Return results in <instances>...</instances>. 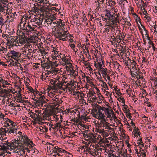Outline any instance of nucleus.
<instances>
[{
	"mask_svg": "<svg viewBox=\"0 0 157 157\" xmlns=\"http://www.w3.org/2000/svg\"><path fill=\"white\" fill-rule=\"evenodd\" d=\"M40 9H39L37 7H36L35 8H34V10H33V12L34 13H37V14L38 13V14H40L39 12V11H40Z\"/></svg>",
	"mask_w": 157,
	"mask_h": 157,
	"instance_id": "obj_23",
	"label": "nucleus"
},
{
	"mask_svg": "<svg viewBox=\"0 0 157 157\" xmlns=\"http://www.w3.org/2000/svg\"><path fill=\"white\" fill-rule=\"evenodd\" d=\"M50 12L52 11V10H54L56 11V12H58L59 10L58 8L52 7L51 6L50 7Z\"/></svg>",
	"mask_w": 157,
	"mask_h": 157,
	"instance_id": "obj_21",
	"label": "nucleus"
},
{
	"mask_svg": "<svg viewBox=\"0 0 157 157\" xmlns=\"http://www.w3.org/2000/svg\"><path fill=\"white\" fill-rule=\"evenodd\" d=\"M117 22H114L113 23H112V25H114L113 26L115 27L116 28H117V29H118V28L117 26Z\"/></svg>",
	"mask_w": 157,
	"mask_h": 157,
	"instance_id": "obj_35",
	"label": "nucleus"
},
{
	"mask_svg": "<svg viewBox=\"0 0 157 157\" xmlns=\"http://www.w3.org/2000/svg\"><path fill=\"white\" fill-rule=\"evenodd\" d=\"M102 74L103 75H107V70L106 68H104L102 69Z\"/></svg>",
	"mask_w": 157,
	"mask_h": 157,
	"instance_id": "obj_20",
	"label": "nucleus"
},
{
	"mask_svg": "<svg viewBox=\"0 0 157 157\" xmlns=\"http://www.w3.org/2000/svg\"><path fill=\"white\" fill-rule=\"evenodd\" d=\"M98 65L99 67V69L101 70L103 68V67H102V64H101V63H99V62H98Z\"/></svg>",
	"mask_w": 157,
	"mask_h": 157,
	"instance_id": "obj_36",
	"label": "nucleus"
},
{
	"mask_svg": "<svg viewBox=\"0 0 157 157\" xmlns=\"http://www.w3.org/2000/svg\"><path fill=\"white\" fill-rule=\"evenodd\" d=\"M0 82L3 84H4L6 85H8L9 84L8 83L7 81H5L2 79H0Z\"/></svg>",
	"mask_w": 157,
	"mask_h": 157,
	"instance_id": "obj_25",
	"label": "nucleus"
},
{
	"mask_svg": "<svg viewBox=\"0 0 157 157\" xmlns=\"http://www.w3.org/2000/svg\"><path fill=\"white\" fill-rule=\"evenodd\" d=\"M54 149L52 150V153H57V151H56V147H54Z\"/></svg>",
	"mask_w": 157,
	"mask_h": 157,
	"instance_id": "obj_44",
	"label": "nucleus"
},
{
	"mask_svg": "<svg viewBox=\"0 0 157 157\" xmlns=\"http://www.w3.org/2000/svg\"><path fill=\"white\" fill-rule=\"evenodd\" d=\"M17 61L16 62H15L14 63H13V65L14 66H15L16 65H17L18 63V60H17Z\"/></svg>",
	"mask_w": 157,
	"mask_h": 157,
	"instance_id": "obj_64",
	"label": "nucleus"
},
{
	"mask_svg": "<svg viewBox=\"0 0 157 157\" xmlns=\"http://www.w3.org/2000/svg\"><path fill=\"white\" fill-rule=\"evenodd\" d=\"M133 68V72H134L136 73V74L137 75H138V74L137 73L138 71H140V69L139 68H138V69H137L136 67H135L134 68Z\"/></svg>",
	"mask_w": 157,
	"mask_h": 157,
	"instance_id": "obj_29",
	"label": "nucleus"
},
{
	"mask_svg": "<svg viewBox=\"0 0 157 157\" xmlns=\"http://www.w3.org/2000/svg\"><path fill=\"white\" fill-rule=\"evenodd\" d=\"M94 137H90V139H85V140L87 141H90H90H93L94 140Z\"/></svg>",
	"mask_w": 157,
	"mask_h": 157,
	"instance_id": "obj_41",
	"label": "nucleus"
},
{
	"mask_svg": "<svg viewBox=\"0 0 157 157\" xmlns=\"http://www.w3.org/2000/svg\"><path fill=\"white\" fill-rule=\"evenodd\" d=\"M4 114L2 113H0V119L1 120L2 119V118L4 117Z\"/></svg>",
	"mask_w": 157,
	"mask_h": 157,
	"instance_id": "obj_56",
	"label": "nucleus"
},
{
	"mask_svg": "<svg viewBox=\"0 0 157 157\" xmlns=\"http://www.w3.org/2000/svg\"><path fill=\"white\" fill-rule=\"evenodd\" d=\"M138 144L139 145L140 144V145H141L142 147L144 146V144L143 141L141 142H138Z\"/></svg>",
	"mask_w": 157,
	"mask_h": 157,
	"instance_id": "obj_61",
	"label": "nucleus"
},
{
	"mask_svg": "<svg viewBox=\"0 0 157 157\" xmlns=\"http://www.w3.org/2000/svg\"><path fill=\"white\" fill-rule=\"evenodd\" d=\"M70 73L71 74H72L74 76H76L78 74V72H75V71L74 70V68H73V70H71Z\"/></svg>",
	"mask_w": 157,
	"mask_h": 157,
	"instance_id": "obj_22",
	"label": "nucleus"
},
{
	"mask_svg": "<svg viewBox=\"0 0 157 157\" xmlns=\"http://www.w3.org/2000/svg\"><path fill=\"white\" fill-rule=\"evenodd\" d=\"M14 130L13 129H11L9 132V133H14Z\"/></svg>",
	"mask_w": 157,
	"mask_h": 157,
	"instance_id": "obj_51",
	"label": "nucleus"
},
{
	"mask_svg": "<svg viewBox=\"0 0 157 157\" xmlns=\"http://www.w3.org/2000/svg\"><path fill=\"white\" fill-rule=\"evenodd\" d=\"M11 125L13 127H15L17 125L15 123L13 122L12 124H11Z\"/></svg>",
	"mask_w": 157,
	"mask_h": 157,
	"instance_id": "obj_54",
	"label": "nucleus"
},
{
	"mask_svg": "<svg viewBox=\"0 0 157 157\" xmlns=\"http://www.w3.org/2000/svg\"><path fill=\"white\" fill-rule=\"evenodd\" d=\"M127 58L128 59V60H129L130 61V63L132 64V65L133 66L132 67V68H134L136 67V61L134 60H132V62L131 61V59L129 58V57H127Z\"/></svg>",
	"mask_w": 157,
	"mask_h": 157,
	"instance_id": "obj_19",
	"label": "nucleus"
},
{
	"mask_svg": "<svg viewBox=\"0 0 157 157\" xmlns=\"http://www.w3.org/2000/svg\"><path fill=\"white\" fill-rule=\"evenodd\" d=\"M59 20V21H57V23H58V24L56 25V29L58 30V31H59V29L60 28V24H61L62 25H63L62 20L61 19H60Z\"/></svg>",
	"mask_w": 157,
	"mask_h": 157,
	"instance_id": "obj_15",
	"label": "nucleus"
},
{
	"mask_svg": "<svg viewBox=\"0 0 157 157\" xmlns=\"http://www.w3.org/2000/svg\"><path fill=\"white\" fill-rule=\"evenodd\" d=\"M50 7H48V6L47 7L44 6L41 9H40V11L43 13L44 12L47 13L48 12H50Z\"/></svg>",
	"mask_w": 157,
	"mask_h": 157,
	"instance_id": "obj_11",
	"label": "nucleus"
},
{
	"mask_svg": "<svg viewBox=\"0 0 157 157\" xmlns=\"http://www.w3.org/2000/svg\"><path fill=\"white\" fill-rule=\"evenodd\" d=\"M68 66L71 69V70H73V68H74V67L73 66L72 64L71 63H68Z\"/></svg>",
	"mask_w": 157,
	"mask_h": 157,
	"instance_id": "obj_31",
	"label": "nucleus"
},
{
	"mask_svg": "<svg viewBox=\"0 0 157 157\" xmlns=\"http://www.w3.org/2000/svg\"><path fill=\"white\" fill-rule=\"evenodd\" d=\"M43 128L42 126H40L39 127V129L40 131L42 132H44V131L43 130Z\"/></svg>",
	"mask_w": 157,
	"mask_h": 157,
	"instance_id": "obj_50",
	"label": "nucleus"
},
{
	"mask_svg": "<svg viewBox=\"0 0 157 157\" xmlns=\"http://www.w3.org/2000/svg\"><path fill=\"white\" fill-rule=\"evenodd\" d=\"M19 31H20L21 34H22L21 35L20 34L19 35V39L17 40V43H19L21 44H24L27 43L28 41L25 38V34L24 33V32L21 31L20 30Z\"/></svg>",
	"mask_w": 157,
	"mask_h": 157,
	"instance_id": "obj_2",
	"label": "nucleus"
},
{
	"mask_svg": "<svg viewBox=\"0 0 157 157\" xmlns=\"http://www.w3.org/2000/svg\"><path fill=\"white\" fill-rule=\"evenodd\" d=\"M25 23L24 24L23 27V29H22V30H23L24 31L25 30L28 33L32 32L34 31H35V30H34L35 29L32 27L31 25H29V23H28V25L26 26V27H25Z\"/></svg>",
	"mask_w": 157,
	"mask_h": 157,
	"instance_id": "obj_4",
	"label": "nucleus"
},
{
	"mask_svg": "<svg viewBox=\"0 0 157 157\" xmlns=\"http://www.w3.org/2000/svg\"><path fill=\"white\" fill-rule=\"evenodd\" d=\"M97 113L98 114V115L97 116L98 118L101 119V120L102 119V121L105 122V120H106L105 118V116L104 114L100 111V110H98Z\"/></svg>",
	"mask_w": 157,
	"mask_h": 157,
	"instance_id": "obj_8",
	"label": "nucleus"
},
{
	"mask_svg": "<svg viewBox=\"0 0 157 157\" xmlns=\"http://www.w3.org/2000/svg\"><path fill=\"white\" fill-rule=\"evenodd\" d=\"M28 89L29 91L32 93H33L34 94V92H35V91L31 86H29L28 87Z\"/></svg>",
	"mask_w": 157,
	"mask_h": 157,
	"instance_id": "obj_26",
	"label": "nucleus"
},
{
	"mask_svg": "<svg viewBox=\"0 0 157 157\" xmlns=\"http://www.w3.org/2000/svg\"><path fill=\"white\" fill-rule=\"evenodd\" d=\"M119 15H118L116 17L114 18V19H112L111 20V22L112 23L114 22H119Z\"/></svg>",
	"mask_w": 157,
	"mask_h": 157,
	"instance_id": "obj_18",
	"label": "nucleus"
},
{
	"mask_svg": "<svg viewBox=\"0 0 157 157\" xmlns=\"http://www.w3.org/2000/svg\"><path fill=\"white\" fill-rule=\"evenodd\" d=\"M103 84L104 88H106L107 90H108V87L106 83L105 82H103Z\"/></svg>",
	"mask_w": 157,
	"mask_h": 157,
	"instance_id": "obj_32",
	"label": "nucleus"
},
{
	"mask_svg": "<svg viewBox=\"0 0 157 157\" xmlns=\"http://www.w3.org/2000/svg\"><path fill=\"white\" fill-rule=\"evenodd\" d=\"M4 145L5 144L0 145V151H2L4 152L6 151L9 149L8 147V146H6Z\"/></svg>",
	"mask_w": 157,
	"mask_h": 157,
	"instance_id": "obj_14",
	"label": "nucleus"
},
{
	"mask_svg": "<svg viewBox=\"0 0 157 157\" xmlns=\"http://www.w3.org/2000/svg\"><path fill=\"white\" fill-rule=\"evenodd\" d=\"M24 145H25V144H20L17 147V150H19L21 152V153L25 155V150H26L27 152H29L30 151V149L31 148L33 147H31V146H30V145H29V146H27V147H26Z\"/></svg>",
	"mask_w": 157,
	"mask_h": 157,
	"instance_id": "obj_1",
	"label": "nucleus"
},
{
	"mask_svg": "<svg viewBox=\"0 0 157 157\" xmlns=\"http://www.w3.org/2000/svg\"><path fill=\"white\" fill-rule=\"evenodd\" d=\"M86 80L87 81V82H90V78L89 76H86Z\"/></svg>",
	"mask_w": 157,
	"mask_h": 157,
	"instance_id": "obj_45",
	"label": "nucleus"
},
{
	"mask_svg": "<svg viewBox=\"0 0 157 157\" xmlns=\"http://www.w3.org/2000/svg\"><path fill=\"white\" fill-rule=\"evenodd\" d=\"M105 122L104 121H102V119L101 121V124L102 125V126L103 127H104L105 126Z\"/></svg>",
	"mask_w": 157,
	"mask_h": 157,
	"instance_id": "obj_37",
	"label": "nucleus"
},
{
	"mask_svg": "<svg viewBox=\"0 0 157 157\" xmlns=\"http://www.w3.org/2000/svg\"><path fill=\"white\" fill-rule=\"evenodd\" d=\"M58 49L56 48L55 49L54 52V54L56 55V57L59 56V51H57Z\"/></svg>",
	"mask_w": 157,
	"mask_h": 157,
	"instance_id": "obj_27",
	"label": "nucleus"
},
{
	"mask_svg": "<svg viewBox=\"0 0 157 157\" xmlns=\"http://www.w3.org/2000/svg\"><path fill=\"white\" fill-rule=\"evenodd\" d=\"M130 72H131V75H132V77L134 78H135V77L136 76V75L134 73H132L131 71H130Z\"/></svg>",
	"mask_w": 157,
	"mask_h": 157,
	"instance_id": "obj_49",
	"label": "nucleus"
},
{
	"mask_svg": "<svg viewBox=\"0 0 157 157\" xmlns=\"http://www.w3.org/2000/svg\"><path fill=\"white\" fill-rule=\"evenodd\" d=\"M120 99L121 100V101H122V103H123L124 104H125V101L124 99V98H123L122 97V96L120 97Z\"/></svg>",
	"mask_w": 157,
	"mask_h": 157,
	"instance_id": "obj_38",
	"label": "nucleus"
},
{
	"mask_svg": "<svg viewBox=\"0 0 157 157\" xmlns=\"http://www.w3.org/2000/svg\"><path fill=\"white\" fill-rule=\"evenodd\" d=\"M156 21H155V22L154 23H153V25H154V28L155 29H156V27L157 26L156 25Z\"/></svg>",
	"mask_w": 157,
	"mask_h": 157,
	"instance_id": "obj_62",
	"label": "nucleus"
},
{
	"mask_svg": "<svg viewBox=\"0 0 157 157\" xmlns=\"http://www.w3.org/2000/svg\"><path fill=\"white\" fill-rule=\"evenodd\" d=\"M143 59V61H142V63H144H144H146L147 61L146 60V58L144 57H143L142 58Z\"/></svg>",
	"mask_w": 157,
	"mask_h": 157,
	"instance_id": "obj_63",
	"label": "nucleus"
},
{
	"mask_svg": "<svg viewBox=\"0 0 157 157\" xmlns=\"http://www.w3.org/2000/svg\"><path fill=\"white\" fill-rule=\"evenodd\" d=\"M62 32L58 31L57 32V34L56 37L57 38H59V39H60L61 38H62V37H67L66 35H67V34L66 33H62Z\"/></svg>",
	"mask_w": 157,
	"mask_h": 157,
	"instance_id": "obj_10",
	"label": "nucleus"
},
{
	"mask_svg": "<svg viewBox=\"0 0 157 157\" xmlns=\"http://www.w3.org/2000/svg\"><path fill=\"white\" fill-rule=\"evenodd\" d=\"M13 141V142L10 143L11 147H12L14 149L17 150V148L19 145H17V143H16L15 142V140H14Z\"/></svg>",
	"mask_w": 157,
	"mask_h": 157,
	"instance_id": "obj_16",
	"label": "nucleus"
},
{
	"mask_svg": "<svg viewBox=\"0 0 157 157\" xmlns=\"http://www.w3.org/2000/svg\"><path fill=\"white\" fill-rule=\"evenodd\" d=\"M56 151H57V152H59L62 153V149L61 148H60L59 147H57L56 148Z\"/></svg>",
	"mask_w": 157,
	"mask_h": 157,
	"instance_id": "obj_30",
	"label": "nucleus"
},
{
	"mask_svg": "<svg viewBox=\"0 0 157 157\" xmlns=\"http://www.w3.org/2000/svg\"><path fill=\"white\" fill-rule=\"evenodd\" d=\"M45 98L44 96H41L40 97L38 100L36 101V105L40 106H42L44 103H45V101L44 100V98Z\"/></svg>",
	"mask_w": 157,
	"mask_h": 157,
	"instance_id": "obj_5",
	"label": "nucleus"
},
{
	"mask_svg": "<svg viewBox=\"0 0 157 157\" xmlns=\"http://www.w3.org/2000/svg\"><path fill=\"white\" fill-rule=\"evenodd\" d=\"M10 53L12 55L10 56L11 57L16 60H17L18 58L20 57L21 55L19 52H16L14 50H10Z\"/></svg>",
	"mask_w": 157,
	"mask_h": 157,
	"instance_id": "obj_3",
	"label": "nucleus"
},
{
	"mask_svg": "<svg viewBox=\"0 0 157 157\" xmlns=\"http://www.w3.org/2000/svg\"><path fill=\"white\" fill-rule=\"evenodd\" d=\"M58 30H54L52 31V33L53 34H55V36L56 37L57 34V32H58Z\"/></svg>",
	"mask_w": 157,
	"mask_h": 157,
	"instance_id": "obj_40",
	"label": "nucleus"
},
{
	"mask_svg": "<svg viewBox=\"0 0 157 157\" xmlns=\"http://www.w3.org/2000/svg\"><path fill=\"white\" fill-rule=\"evenodd\" d=\"M21 144H25V141L23 138L21 137Z\"/></svg>",
	"mask_w": 157,
	"mask_h": 157,
	"instance_id": "obj_42",
	"label": "nucleus"
},
{
	"mask_svg": "<svg viewBox=\"0 0 157 157\" xmlns=\"http://www.w3.org/2000/svg\"><path fill=\"white\" fill-rule=\"evenodd\" d=\"M59 40H62L63 41H65L67 40V39L66 37L65 38H61L60 39H59Z\"/></svg>",
	"mask_w": 157,
	"mask_h": 157,
	"instance_id": "obj_53",
	"label": "nucleus"
},
{
	"mask_svg": "<svg viewBox=\"0 0 157 157\" xmlns=\"http://www.w3.org/2000/svg\"><path fill=\"white\" fill-rule=\"evenodd\" d=\"M139 130V129L138 128H134L133 132H134L136 134L138 132V131Z\"/></svg>",
	"mask_w": 157,
	"mask_h": 157,
	"instance_id": "obj_47",
	"label": "nucleus"
},
{
	"mask_svg": "<svg viewBox=\"0 0 157 157\" xmlns=\"http://www.w3.org/2000/svg\"><path fill=\"white\" fill-rule=\"evenodd\" d=\"M38 114H37L35 113L34 116H33V115H31L30 116L32 118H33V117H34L35 115H36V117L35 118V120L37 119L39 121H40V120H42V117L41 116H42V115H43V114L42 113H41V112H38Z\"/></svg>",
	"mask_w": 157,
	"mask_h": 157,
	"instance_id": "obj_9",
	"label": "nucleus"
},
{
	"mask_svg": "<svg viewBox=\"0 0 157 157\" xmlns=\"http://www.w3.org/2000/svg\"><path fill=\"white\" fill-rule=\"evenodd\" d=\"M70 47L72 48L73 49L75 48V45L74 44H71L70 45Z\"/></svg>",
	"mask_w": 157,
	"mask_h": 157,
	"instance_id": "obj_55",
	"label": "nucleus"
},
{
	"mask_svg": "<svg viewBox=\"0 0 157 157\" xmlns=\"http://www.w3.org/2000/svg\"><path fill=\"white\" fill-rule=\"evenodd\" d=\"M21 137L23 138L25 141L24 144L25 146H29L30 145V146L32 147V146L31 145L30 143L33 144V142L28 139L26 135L22 136Z\"/></svg>",
	"mask_w": 157,
	"mask_h": 157,
	"instance_id": "obj_6",
	"label": "nucleus"
},
{
	"mask_svg": "<svg viewBox=\"0 0 157 157\" xmlns=\"http://www.w3.org/2000/svg\"><path fill=\"white\" fill-rule=\"evenodd\" d=\"M7 121H7V122H9L10 123H11V124H12L14 122H13V121L10 120L8 118H7Z\"/></svg>",
	"mask_w": 157,
	"mask_h": 157,
	"instance_id": "obj_58",
	"label": "nucleus"
},
{
	"mask_svg": "<svg viewBox=\"0 0 157 157\" xmlns=\"http://www.w3.org/2000/svg\"><path fill=\"white\" fill-rule=\"evenodd\" d=\"M95 107H96L97 108H99L100 109H101V107L99 105H98L97 104H96L95 105Z\"/></svg>",
	"mask_w": 157,
	"mask_h": 157,
	"instance_id": "obj_52",
	"label": "nucleus"
},
{
	"mask_svg": "<svg viewBox=\"0 0 157 157\" xmlns=\"http://www.w3.org/2000/svg\"><path fill=\"white\" fill-rule=\"evenodd\" d=\"M105 16L107 17V19L109 21H111L113 19L112 12L110 10H105Z\"/></svg>",
	"mask_w": 157,
	"mask_h": 157,
	"instance_id": "obj_7",
	"label": "nucleus"
},
{
	"mask_svg": "<svg viewBox=\"0 0 157 157\" xmlns=\"http://www.w3.org/2000/svg\"><path fill=\"white\" fill-rule=\"evenodd\" d=\"M21 137H18L17 140H15V142L16 143H17V145H20V143H21Z\"/></svg>",
	"mask_w": 157,
	"mask_h": 157,
	"instance_id": "obj_24",
	"label": "nucleus"
},
{
	"mask_svg": "<svg viewBox=\"0 0 157 157\" xmlns=\"http://www.w3.org/2000/svg\"><path fill=\"white\" fill-rule=\"evenodd\" d=\"M54 86V88L56 89H61L62 88V86L61 85V84L60 82V81H59L58 83L57 84L56 83V82H53Z\"/></svg>",
	"mask_w": 157,
	"mask_h": 157,
	"instance_id": "obj_12",
	"label": "nucleus"
},
{
	"mask_svg": "<svg viewBox=\"0 0 157 157\" xmlns=\"http://www.w3.org/2000/svg\"><path fill=\"white\" fill-rule=\"evenodd\" d=\"M104 111L105 112V114H106V112L107 111H108V110H110L108 108H106L104 107Z\"/></svg>",
	"mask_w": 157,
	"mask_h": 157,
	"instance_id": "obj_39",
	"label": "nucleus"
},
{
	"mask_svg": "<svg viewBox=\"0 0 157 157\" xmlns=\"http://www.w3.org/2000/svg\"><path fill=\"white\" fill-rule=\"evenodd\" d=\"M65 68H66V70L68 72H70V71H71V69H70L69 67V66H67L66 65L65 67Z\"/></svg>",
	"mask_w": 157,
	"mask_h": 157,
	"instance_id": "obj_34",
	"label": "nucleus"
},
{
	"mask_svg": "<svg viewBox=\"0 0 157 157\" xmlns=\"http://www.w3.org/2000/svg\"><path fill=\"white\" fill-rule=\"evenodd\" d=\"M141 26L143 28L144 30L145 31V33H147V32H148V31H147V30L146 29L145 26L144 25H141Z\"/></svg>",
	"mask_w": 157,
	"mask_h": 157,
	"instance_id": "obj_46",
	"label": "nucleus"
},
{
	"mask_svg": "<svg viewBox=\"0 0 157 157\" xmlns=\"http://www.w3.org/2000/svg\"><path fill=\"white\" fill-rule=\"evenodd\" d=\"M90 132V130L89 129L83 131V134L84 137L87 138L90 137V135L88 134Z\"/></svg>",
	"mask_w": 157,
	"mask_h": 157,
	"instance_id": "obj_13",
	"label": "nucleus"
},
{
	"mask_svg": "<svg viewBox=\"0 0 157 157\" xmlns=\"http://www.w3.org/2000/svg\"><path fill=\"white\" fill-rule=\"evenodd\" d=\"M64 25L63 24V25H62L61 24H60V29H61L62 30H63V29L64 28Z\"/></svg>",
	"mask_w": 157,
	"mask_h": 157,
	"instance_id": "obj_59",
	"label": "nucleus"
},
{
	"mask_svg": "<svg viewBox=\"0 0 157 157\" xmlns=\"http://www.w3.org/2000/svg\"><path fill=\"white\" fill-rule=\"evenodd\" d=\"M129 109H128V110H124V112L125 113H126V116L127 117H128L129 119H131L132 117L131 115V114L130 113H128V112L129 111Z\"/></svg>",
	"mask_w": 157,
	"mask_h": 157,
	"instance_id": "obj_17",
	"label": "nucleus"
},
{
	"mask_svg": "<svg viewBox=\"0 0 157 157\" xmlns=\"http://www.w3.org/2000/svg\"><path fill=\"white\" fill-rule=\"evenodd\" d=\"M89 153L93 155H94L95 153L94 152L91 150L90 151V152H89Z\"/></svg>",
	"mask_w": 157,
	"mask_h": 157,
	"instance_id": "obj_60",
	"label": "nucleus"
},
{
	"mask_svg": "<svg viewBox=\"0 0 157 157\" xmlns=\"http://www.w3.org/2000/svg\"><path fill=\"white\" fill-rule=\"evenodd\" d=\"M105 126H106V128H109V129H111V128L110 127H109V123L108 122H107L106 121V120H105Z\"/></svg>",
	"mask_w": 157,
	"mask_h": 157,
	"instance_id": "obj_28",
	"label": "nucleus"
},
{
	"mask_svg": "<svg viewBox=\"0 0 157 157\" xmlns=\"http://www.w3.org/2000/svg\"><path fill=\"white\" fill-rule=\"evenodd\" d=\"M3 144H5V145H7L6 146H8V147L9 148V147H11L10 143H5Z\"/></svg>",
	"mask_w": 157,
	"mask_h": 157,
	"instance_id": "obj_48",
	"label": "nucleus"
},
{
	"mask_svg": "<svg viewBox=\"0 0 157 157\" xmlns=\"http://www.w3.org/2000/svg\"><path fill=\"white\" fill-rule=\"evenodd\" d=\"M59 57L62 59V61L63 62H64L65 63H66V58H66V57L62 58H61V56H59Z\"/></svg>",
	"mask_w": 157,
	"mask_h": 157,
	"instance_id": "obj_57",
	"label": "nucleus"
},
{
	"mask_svg": "<svg viewBox=\"0 0 157 157\" xmlns=\"http://www.w3.org/2000/svg\"><path fill=\"white\" fill-rule=\"evenodd\" d=\"M112 15H113V19H114V17H116V16H117L118 15H120V14H119V13H114L112 12Z\"/></svg>",
	"mask_w": 157,
	"mask_h": 157,
	"instance_id": "obj_33",
	"label": "nucleus"
},
{
	"mask_svg": "<svg viewBox=\"0 0 157 157\" xmlns=\"http://www.w3.org/2000/svg\"><path fill=\"white\" fill-rule=\"evenodd\" d=\"M142 151H143V152H141V154H142V156L143 157H146V153L143 150H142Z\"/></svg>",
	"mask_w": 157,
	"mask_h": 157,
	"instance_id": "obj_43",
	"label": "nucleus"
}]
</instances>
